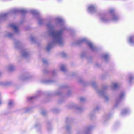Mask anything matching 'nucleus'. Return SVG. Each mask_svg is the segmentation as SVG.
<instances>
[{
	"label": "nucleus",
	"mask_w": 134,
	"mask_h": 134,
	"mask_svg": "<svg viewBox=\"0 0 134 134\" xmlns=\"http://www.w3.org/2000/svg\"><path fill=\"white\" fill-rule=\"evenodd\" d=\"M60 68L62 71H64L65 70L66 67L64 65H62L61 66Z\"/></svg>",
	"instance_id": "9b49d317"
},
{
	"label": "nucleus",
	"mask_w": 134,
	"mask_h": 134,
	"mask_svg": "<svg viewBox=\"0 0 134 134\" xmlns=\"http://www.w3.org/2000/svg\"><path fill=\"white\" fill-rule=\"evenodd\" d=\"M118 86V84L116 83H113L112 85V87L113 88H116Z\"/></svg>",
	"instance_id": "9d476101"
},
{
	"label": "nucleus",
	"mask_w": 134,
	"mask_h": 134,
	"mask_svg": "<svg viewBox=\"0 0 134 134\" xmlns=\"http://www.w3.org/2000/svg\"><path fill=\"white\" fill-rule=\"evenodd\" d=\"M134 37L133 36H131L129 37V42L131 44L134 43Z\"/></svg>",
	"instance_id": "39448f33"
},
{
	"label": "nucleus",
	"mask_w": 134,
	"mask_h": 134,
	"mask_svg": "<svg viewBox=\"0 0 134 134\" xmlns=\"http://www.w3.org/2000/svg\"><path fill=\"white\" fill-rule=\"evenodd\" d=\"M118 19V18L116 15H114L113 16V18L112 19V21H116Z\"/></svg>",
	"instance_id": "0eeeda50"
},
{
	"label": "nucleus",
	"mask_w": 134,
	"mask_h": 134,
	"mask_svg": "<svg viewBox=\"0 0 134 134\" xmlns=\"http://www.w3.org/2000/svg\"><path fill=\"white\" fill-rule=\"evenodd\" d=\"M104 58H106V57H104Z\"/></svg>",
	"instance_id": "5701e85b"
},
{
	"label": "nucleus",
	"mask_w": 134,
	"mask_h": 134,
	"mask_svg": "<svg viewBox=\"0 0 134 134\" xmlns=\"http://www.w3.org/2000/svg\"><path fill=\"white\" fill-rule=\"evenodd\" d=\"M5 15H6V14H3V15H2V16H5Z\"/></svg>",
	"instance_id": "6ab92c4d"
},
{
	"label": "nucleus",
	"mask_w": 134,
	"mask_h": 134,
	"mask_svg": "<svg viewBox=\"0 0 134 134\" xmlns=\"http://www.w3.org/2000/svg\"><path fill=\"white\" fill-rule=\"evenodd\" d=\"M95 8L93 5H90L88 8V11L90 12H93L95 9Z\"/></svg>",
	"instance_id": "7ed1b4c3"
},
{
	"label": "nucleus",
	"mask_w": 134,
	"mask_h": 134,
	"mask_svg": "<svg viewBox=\"0 0 134 134\" xmlns=\"http://www.w3.org/2000/svg\"><path fill=\"white\" fill-rule=\"evenodd\" d=\"M85 41H87V43L91 49L92 50H93L94 49V47L93 44L91 42L88 41L85 38H83L81 40V42H83Z\"/></svg>",
	"instance_id": "f03ea898"
},
{
	"label": "nucleus",
	"mask_w": 134,
	"mask_h": 134,
	"mask_svg": "<svg viewBox=\"0 0 134 134\" xmlns=\"http://www.w3.org/2000/svg\"><path fill=\"white\" fill-rule=\"evenodd\" d=\"M71 126H66V127L65 129L67 131H69V129L71 128Z\"/></svg>",
	"instance_id": "ddd939ff"
},
{
	"label": "nucleus",
	"mask_w": 134,
	"mask_h": 134,
	"mask_svg": "<svg viewBox=\"0 0 134 134\" xmlns=\"http://www.w3.org/2000/svg\"><path fill=\"white\" fill-rule=\"evenodd\" d=\"M27 54V53L26 52H25L23 54V56L25 57H26Z\"/></svg>",
	"instance_id": "2eb2a0df"
},
{
	"label": "nucleus",
	"mask_w": 134,
	"mask_h": 134,
	"mask_svg": "<svg viewBox=\"0 0 134 134\" xmlns=\"http://www.w3.org/2000/svg\"><path fill=\"white\" fill-rule=\"evenodd\" d=\"M14 66L13 65H10L7 67V69L9 71L13 70L14 68Z\"/></svg>",
	"instance_id": "423d86ee"
},
{
	"label": "nucleus",
	"mask_w": 134,
	"mask_h": 134,
	"mask_svg": "<svg viewBox=\"0 0 134 134\" xmlns=\"http://www.w3.org/2000/svg\"><path fill=\"white\" fill-rule=\"evenodd\" d=\"M34 98L33 97H31L29 98V100H31L32 99Z\"/></svg>",
	"instance_id": "f3484780"
},
{
	"label": "nucleus",
	"mask_w": 134,
	"mask_h": 134,
	"mask_svg": "<svg viewBox=\"0 0 134 134\" xmlns=\"http://www.w3.org/2000/svg\"><path fill=\"white\" fill-rule=\"evenodd\" d=\"M12 27L15 33H17L18 32V29L16 25H15L13 24L12 25Z\"/></svg>",
	"instance_id": "20e7f679"
},
{
	"label": "nucleus",
	"mask_w": 134,
	"mask_h": 134,
	"mask_svg": "<svg viewBox=\"0 0 134 134\" xmlns=\"http://www.w3.org/2000/svg\"><path fill=\"white\" fill-rule=\"evenodd\" d=\"M48 27L50 29L49 34L53 38V42L52 43L49 44L47 48V49L49 51L51 48L53 43H58L61 44L63 41V39L62 36V32H56L53 30L52 26L51 25L48 26Z\"/></svg>",
	"instance_id": "f257e3e1"
},
{
	"label": "nucleus",
	"mask_w": 134,
	"mask_h": 134,
	"mask_svg": "<svg viewBox=\"0 0 134 134\" xmlns=\"http://www.w3.org/2000/svg\"><path fill=\"white\" fill-rule=\"evenodd\" d=\"M2 103V102L1 101V100L0 99V105Z\"/></svg>",
	"instance_id": "a211bd4d"
},
{
	"label": "nucleus",
	"mask_w": 134,
	"mask_h": 134,
	"mask_svg": "<svg viewBox=\"0 0 134 134\" xmlns=\"http://www.w3.org/2000/svg\"><path fill=\"white\" fill-rule=\"evenodd\" d=\"M120 97V98H121L122 97V96L121 95Z\"/></svg>",
	"instance_id": "4be33fe9"
},
{
	"label": "nucleus",
	"mask_w": 134,
	"mask_h": 134,
	"mask_svg": "<svg viewBox=\"0 0 134 134\" xmlns=\"http://www.w3.org/2000/svg\"><path fill=\"white\" fill-rule=\"evenodd\" d=\"M57 20L58 21H59V22H60L62 21V19L60 18H57Z\"/></svg>",
	"instance_id": "dca6fc26"
},
{
	"label": "nucleus",
	"mask_w": 134,
	"mask_h": 134,
	"mask_svg": "<svg viewBox=\"0 0 134 134\" xmlns=\"http://www.w3.org/2000/svg\"><path fill=\"white\" fill-rule=\"evenodd\" d=\"M110 12H113V10H112V11H111V10H110Z\"/></svg>",
	"instance_id": "412c9836"
},
{
	"label": "nucleus",
	"mask_w": 134,
	"mask_h": 134,
	"mask_svg": "<svg viewBox=\"0 0 134 134\" xmlns=\"http://www.w3.org/2000/svg\"><path fill=\"white\" fill-rule=\"evenodd\" d=\"M8 36L9 37L11 36V35L9 34L8 35Z\"/></svg>",
	"instance_id": "aec40b11"
},
{
	"label": "nucleus",
	"mask_w": 134,
	"mask_h": 134,
	"mask_svg": "<svg viewBox=\"0 0 134 134\" xmlns=\"http://www.w3.org/2000/svg\"><path fill=\"white\" fill-rule=\"evenodd\" d=\"M101 20L103 21L106 22L107 21V20L105 17L104 16H101L100 18Z\"/></svg>",
	"instance_id": "1a4fd4ad"
},
{
	"label": "nucleus",
	"mask_w": 134,
	"mask_h": 134,
	"mask_svg": "<svg viewBox=\"0 0 134 134\" xmlns=\"http://www.w3.org/2000/svg\"><path fill=\"white\" fill-rule=\"evenodd\" d=\"M14 104L13 101L12 100H9L8 103V106L9 107H11Z\"/></svg>",
	"instance_id": "6e6552de"
},
{
	"label": "nucleus",
	"mask_w": 134,
	"mask_h": 134,
	"mask_svg": "<svg viewBox=\"0 0 134 134\" xmlns=\"http://www.w3.org/2000/svg\"><path fill=\"white\" fill-rule=\"evenodd\" d=\"M127 110H123L122 112V113L123 114H126V113H127Z\"/></svg>",
	"instance_id": "4468645a"
},
{
	"label": "nucleus",
	"mask_w": 134,
	"mask_h": 134,
	"mask_svg": "<svg viewBox=\"0 0 134 134\" xmlns=\"http://www.w3.org/2000/svg\"><path fill=\"white\" fill-rule=\"evenodd\" d=\"M91 128L90 127H88L85 129V131L87 132H88L90 131Z\"/></svg>",
	"instance_id": "f8f14e48"
}]
</instances>
